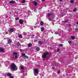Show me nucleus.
Here are the masks:
<instances>
[{
  "label": "nucleus",
  "instance_id": "38",
  "mask_svg": "<svg viewBox=\"0 0 78 78\" xmlns=\"http://www.w3.org/2000/svg\"><path fill=\"white\" fill-rule=\"evenodd\" d=\"M66 14H67V13H66L65 14H64V15H63V16H64L65 15H66Z\"/></svg>",
  "mask_w": 78,
  "mask_h": 78
},
{
  "label": "nucleus",
  "instance_id": "4",
  "mask_svg": "<svg viewBox=\"0 0 78 78\" xmlns=\"http://www.w3.org/2000/svg\"><path fill=\"white\" fill-rule=\"evenodd\" d=\"M19 23L21 25H22L23 23V20L22 19H20L19 20Z\"/></svg>",
  "mask_w": 78,
  "mask_h": 78
},
{
  "label": "nucleus",
  "instance_id": "5",
  "mask_svg": "<svg viewBox=\"0 0 78 78\" xmlns=\"http://www.w3.org/2000/svg\"><path fill=\"white\" fill-rule=\"evenodd\" d=\"M8 44H10L11 42H12V40L11 39H9L7 40Z\"/></svg>",
  "mask_w": 78,
  "mask_h": 78
},
{
  "label": "nucleus",
  "instance_id": "21",
  "mask_svg": "<svg viewBox=\"0 0 78 78\" xmlns=\"http://www.w3.org/2000/svg\"><path fill=\"white\" fill-rule=\"evenodd\" d=\"M13 55H17V53L16 52H13Z\"/></svg>",
  "mask_w": 78,
  "mask_h": 78
},
{
  "label": "nucleus",
  "instance_id": "48",
  "mask_svg": "<svg viewBox=\"0 0 78 78\" xmlns=\"http://www.w3.org/2000/svg\"><path fill=\"white\" fill-rule=\"evenodd\" d=\"M22 73H23V72H22Z\"/></svg>",
  "mask_w": 78,
  "mask_h": 78
},
{
  "label": "nucleus",
  "instance_id": "34",
  "mask_svg": "<svg viewBox=\"0 0 78 78\" xmlns=\"http://www.w3.org/2000/svg\"><path fill=\"white\" fill-rule=\"evenodd\" d=\"M10 78H14V77H13V76H10Z\"/></svg>",
  "mask_w": 78,
  "mask_h": 78
},
{
  "label": "nucleus",
  "instance_id": "39",
  "mask_svg": "<svg viewBox=\"0 0 78 78\" xmlns=\"http://www.w3.org/2000/svg\"><path fill=\"white\" fill-rule=\"evenodd\" d=\"M0 49H3V48H2L0 47Z\"/></svg>",
  "mask_w": 78,
  "mask_h": 78
},
{
  "label": "nucleus",
  "instance_id": "19",
  "mask_svg": "<svg viewBox=\"0 0 78 78\" xmlns=\"http://www.w3.org/2000/svg\"><path fill=\"white\" fill-rule=\"evenodd\" d=\"M70 2L71 3H72V4H73V3H74V1H73V0H71L70 1Z\"/></svg>",
  "mask_w": 78,
  "mask_h": 78
},
{
  "label": "nucleus",
  "instance_id": "42",
  "mask_svg": "<svg viewBox=\"0 0 78 78\" xmlns=\"http://www.w3.org/2000/svg\"><path fill=\"white\" fill-rule=\"evenodd\" d=\"M59 51V49H58L57 50V51Z\"/></svg>",
  "mask_w": 78,
  "mask_h": 78
},
{
  "label": "nucleus",
  "instance_id": "44",
  "mask_svg": "<svg viewBox=\"0 0 78 78\" xmlns=\"http://www.w3.org/2000/svg\"><path fill=\"white\" fill-rule=\"evenodd\" d=\"M45 0H42V1L43 2H44L45 1Z\"/></svg>",
  "mask_w": 78,
  "mask_h": 78
},
{
  "label": "nucleus",
  "instance_id": "41",
  "mask_svg": "<svg viewBox=\"0 0 78 78\" xmlns=\"http://www.w3.org/2000/svg\"><path fill=\"white\" fill-rule=\"evenodd\" d=\"M5 34H8V32H6Z\"/></svg>",
  "mask_w": 78,
  "mask_h": 78
},
{
  "label": "nucleus",
  "instance_id": "20",
  "mask_svg": "<svg viewBox=\"0 0 78 78\" xmlns=\"http://www.w3.org/2000/svg\"><path fill=\"white\" fill-rule=\"evenodd\" d=\"M38 43H39V44H42V42L41 41H39Z\"/></svg>",
  "mask_w": 78,
  "mask_h": 78
},
{
  "label": "nucleus",
  "instance_id": "47",
  "mask_svg": "<svg viewBox=\"0 0 78 78\" xmlns=\"http://www.w3.org/2000/svg\"><path fill=\"white\" fill-rule=\"evenodd\" d=\"M74 25H76V24H74Z\"/></svg>",
  "mask_w": 78,
  "mask_h": 78
},
{
  "label": "nucleus",
  "instance_id": "1",
  "mask_svg": "<svg viewBox=\"0 0 78 78\" xmlns=\"http://www.w3.org/2000/svg\"><path fill=\"white\" fill-rule=\"evenodd\" d=\"M11 68L12 69L11 70H17V67L14 63L11 65Z\"/></svg>",
  "mask_w": 78,
  "mask_h": 78
},
{
  "label": "nucleus",
  "instance_id": "43",
  "mask_svg": "<svg viewBox=\"0 0 78 78\" xmlns=\"http://www.w3.org/2000/svg\"><path fill=\"white\" fill-rule=\"evenodd\" d=\"M52 69H55V67H52Z\"/></svg>",
  "mask_w": 78,
  "mask_h": 78
},
{
  "label": "nucleus",
  "instance_id": "37",
  "mask_svg": "<svg viewBox=\"0 0 78 78\" xmlns=\"http://www.w3.org/2000/svg\"><path fill=\"white\" fill-rule=\"evenodd\" d=\"M37 41V40H34V41H35V42H36V41Z\"/></svg>",
  "mask_w": 78,
  "mask_h": 78
},
{
  "label": "nucleus",
  "instance_id": "27",
  "mask_svg": "<svg viewBox=\"0 0 78 78\" xmlns=\"http://www.w3.org/2000/svg\"><path fill=\"white\" fill-rule=\"evenodd\" d=\"M18 58V57L17 56V55H16L15 56V58H16V59H17Z\"/></svg>",
  "mask_w": 78,
  "mask_h": 78
},
{
  "label": "nucleus",
  "instance_id": "7",
  "mask_svg": "<svg viewBox=\"0 0 78 78\" xmlns=\"http://www.w3.org/2000/svg\"><path fill=\"white\" fill-rule=\"evenodd\" d=\"M9 3H11V4H14L15 3V2L13 0H11L9 2Z\"/></svg>",
  "mask_w": 78,
  "mask_h": 78
},
{
  "label": "nucleus",
  "instance_id": "12",
  "mask_svg": "<svg viewBox=\"0 0 78 78\" xmlns=\"http://www.w3.org/2000/svg\"><path fill=\"white\" fill-rule=\"evenodd\" d=\"M7 76H11V74L9 73H7Z\"/></svg>",
  "mask_w": 78,
  "mask_h": 78
},
{
  "label": "nucleus",
  "instance_id": "25",
  "mask_svg": "<svg viewBox=\"0 0 78 78\" xmlns=\"http://www.w3.org/2000/svg\"><path fill=\"white\" fill-rule=\"evenodd\" d=\"M75 31H76L77 32H78V28H76L75 29Z\"/></svg>",
  "mask_w": 78,
  "mask_h": 78
},
{
  "label": "nucleus",
  "instance_id": "35",
  "mask_svg": "<svg viewBox=\"0 0 78 78\" xmlns=\"http://www.w3.org/2000/svg\"><path fill=\"white\" fill-rule=\"evenodd\" d=\"M36 49H40L39 48V47H37V48H36Z\"/></svg>",
  "mask_w": 78,
  "mask_h": 78
},
{
  "label": "nucleus",
  "instance_id": "46",
  "mask_svg": "<svg viewBox=\"0 0 78 78\" xmlns=\"http://www.w3.org/2000/svg\"><path fill=\"white\" fill-rule=\"evenodd\" d=\"M61 53V52H59V53Z\"/></svg>",
  "mask_w": 78,
  "mask_h": 78
},
{
  "label": "nucleus",
  "instance_id": "32",
  "mask_svg": "<svg viewBox=\"0 0 78 78\" xmlns=\"http://www.w3.org/2000/svg\"><path fill=\"white\" fill-rule=\"evenodd\" d=\"M36 11H37V9H35L34 10V12H36Z\"/></svg>",
  "mask_w": 78,
  "mask_h": 78
},
{
  "label": "nucleus",
  "instance_id": "29",
  "mask_svg": "<svg viewBox=\"0 0 78 78\" xmlns=\"http://www.w3.org/2000/svg\"><path fill=\"white\" fill-rule=\"evenodd\" d=\"M68 42L69 44H71V43H72V41H68Z\"/></svg>",
  "mask_w": 78,
  "mask_h": 78
},
{
  "label": "nucleus",
  "instance_id": "15",
  "mask_svg": "<svg viewBox=\"0 0 78 78\" xmlns=\"http://www.w3.org/2000/svg\"><path fill=\"white\" fill-rule=\"evenodd\" d=\"M21 69H22V70H23L24 69V67H23V66L21 65L20 66Z\"/></svg>",
  "mask_w": 78,
  "mask_h": 78
},
{
  "label": "nucleus",
  "instance_id": "2",
  "mask_svg": "<svg viewBox=\"0 0 78 78\" xmlns=\"http://www.w3.org/2000/svg\"><path fill=\"white\" fill-rule=\"evenodd\" d=\"M39 73V70L37 69H35L34 71V75L35 76L37 75Z\"/></svg>",
  "mask_w": 78,
  "mask_h": 78
},
{
  "label": "nucleus",
  "instance_id": "8",
  "mask_svg": "<svg viewBox=\"0 0 78 78\" xmlns=\"http://www.w3.org/2000/svg\"><path fill=\"white\" fill-rule=\"evenodd\" d=\"M17 45L18 47H20V46H21V45L20 44V43L19 42H17Z\"/></svg>",
  "mask_w": 78,
  "mask_h": 78
},
{
  "label": "nucleus",
  "instance_id": "45",
  "mask_svg": "<svg viewBox=\"0 0 78 78\" xmlns=\"http://www.w3.org/2000/svg\"><path fill=\"white\" fill-rule=\"evenodd\" d=\"M76 24H77V25H78V22H77Z\"/></svg>",
  "mask_w": 78,
  "mask_h": 78
},
{
  "label": "nucleus",
  "instance_id": "10",
  "mask_svg": "<svg viewBox=\"0 0 78 78\" xmlns=\"http://www.w3.org/2000/svg\"><path fill=\"white\" fill-rule=\"evenodd\" d=\"M14 30V28H11L9 30L10 32H13Z\"/></svg>",
  "mask_w": 78,
  "mask_h": 78
},
{
  "label": "nucleus",
  "instance_id": "26",
  "mask_svg": "<svg viewBox=\"0 0 78 78\" xmlns=\"http://www.w3.org/2000/svg\"><path fill=\"white\" fill-rule=\"evenodd\" d=\"M25 2V0H23L22 1V3H24Z\"/></svg>",
  "mask_w": 78,
  "mask_h": 78
},
{
  "label": "nucleus",
  "instance_id": "22",
  "mask_svg": "<svg viewBox=\"0 0 78 78\" xmlns=\"http://www.w3.org/2000/svg\"><path fill=\"white\" fill-rule=\"evenodd\" d=\"M76 11V8H74L73 10V11L74 12H75Z\"/></svg>",
  "mask_w": 78,
  "mask_h": 78
},
{
  "label": "nucleus",
  "instance_id": "28",
  "mask_svg": "<svg viewBox=\"0 0 78 78\" xmlns=\"http://www.w3.org/2000/svg\"><path fill=\"white\" fill-rule=\"evenodd\" d=\"M22 55L23 56H24L25 55V53H22Z\"/></svg>",
  "mask_w": 78,
  "mask_h": 78
},
{
  "label": "nucleus",
  "instance_id": "11",
  "mask_svg": "<svg viewBox=\"0 0 78 78\" xmlns=\"http://www.w3.org/2000/svg\"><path fill=\"white\" fill-rule=\"evenodd\" d=\"M41 32H42V31H43L44 30V27H41Z\"/></svg>",
  "mask_w": 78,
  "mask_h": 78
},
{
  "label": "nucleus",
  "instance_id": "3",
  "mask_svg": "<svg viewBox=\"0 0 78 78\" xmlns=\"http://www.w3.org/2000/svg\"><path fill=\"white\" fill-rule=\"evenodd\" d=\"M49 53L48 52H45L44 53L42 56V58H45L47 55H48Z\"/></svg>",
  "mask_w": 78,
  "mask_h": 78
},
{
  "label": "nucleus",
  "instance_id": "9",
  "mask_svg": "<svg viewBox=\"0 0 78 78\" xmlns=\"http://www.w3.org/2000/svg\"><path fill=\"white\" fill-rule=\"evenodd\" d=\"M18 37H19V38H20V39H22V37H23L22 35L21 34L18 35Z\"/></svg>",
  "mask_w": 78,
  "mask_h": 78
},
{
  "label": "nucleus",
  "instance_id": "16",
  "mask_svg": "<svg viewBox=\"0 0 78 78\" xmlns=\"http://www.w3.org/2000/svg\"><path fill=\"white\" fill-rule=\"evenodd\" d=\"M40 25L42 26V25H44V23L42 22H41L40 23Z\"/></svg>",
  "mask_w": 78,
  "mask_h": 78
},
{
  "label": "nucleus",
  "instance_id": "18",
  "mask_svg": "<svg viewBox=\"0 0 78 78\" xmlns=\"http://www.w3.org/2000/svg\"><path fill=\"white\" fill-rule=\"evenodd\" d=\"M71 38L72 39H73V40H74V39H75V37L74 36H72L71 37Z\"/></svg>",
  "mask_w": 78,
  "mask_h": 78
},
{
  "label": "nucleus",
  "instance_id": "49",
  "mask_svg": "<svg viewBox=\"0 0 78 78\" xmlns=\"http://www.w3.org/2000/svg\"><path fill=\"white\" fill-rule=\"evenodd\" d=\"M37 2H38V1H37Z\"/></svg>",
  "mask_w": 78,
  "mask_h": 78
},
{
  "label": "nucleus",
  "instance_id": "40",
  "mask_svg": "<svg viewBox=\"0 0 78 78\" xmlns=\"http://www.w3.org/2000/svg\"><path fill=\"white\" fill-rule=\"evenodd\" d=\"M59 1L60 2H62V0H59Z\"/></svg>",
  "mask_w": 78,
  "mask_h": 78
},
{
  "label": "nucleus",
  "instance_id": "17",
  "mask_svg": "<svg viewBox=\"0 0 78 78\" xmlns=\"http://www.w3.org/2000/svg\"><path fill=\"white\" fill-rule=\"evenodd\" d=\"M63 22L64 23H67V22H69V20H65Z\"/></svg>",
  "mask_w": 78,
  "mask_h": 78
},
{
  "label": "nucleus",
  "instance_id": "31",
  "mask_svg": "<svg viewBox=\"0 0 78 78\" xmlns=\"http://www.w3.org/2000/svg\"><path fill=\"white\" fill-rule=\"evenodd\" d=\"M59 46L60 47H62L63 45H62V44H60L59 45Z\"/></svg>",
  "mask_w": 78,
  "mask_h": 78
},
{
  "label": "nucleus",
  "instance_id": "6",
  "mask_svg": "<svg viewBox=\"0 0 78 78\" xmlns=\"http://www.w3.org/2000/svg\"><path fill=\"white\" fill-rule=\"evenodd\" d=\"M33 4L35 5V6H37L38 4H37V3L35 1L33 2Z\"/></svg>",
  "mask_w": 78,
  "mask_h": 78
},
{
  "label": "nucleus",
  "instance_id": "13",
  "mask_svg": "<svg viewBox=\"0 0 78 78\" xmlns=\"http://www.w3.org/2000/svg\"><path fill=\"white\" fill-rule=\"evenodd\" d=\"M32 46V44L31 43H29L28 44V46L29 47H31V46Z\"/></svg>",
  "mask_w": 78,
  "mask_h": 78
},
{
  "label": "nucleus",
  "instance_id": "14",
  "mask_svg": "<svg viewBox=\"0 0 78 78\" xmlns=\"http://www.w3.org/2000/svg\"><path fill=\"white\" fill-rule=\"evenodd\" d=\"M4 49H0V52H4Z\"/></svg>",
  "mask_w": 78,
  "mask_h": 78
},
{
  "label": "nucleus",
  "instance_id": "24",
  "mask_svg": "<svg viewBox=\"0 0 78 78\" xmlns=\"http://www.w3.org/2000/svg\"><path fill=\"white\" fill-rule=\"evenodd\" d=\"M15 19L16 20H18L19 19V17H16L15 18Z\"/></svg>",
  "mask_w": 78,
  "mask_h": 78
},
{
  "label": "nucleus",
  "instance_id": "23",
  "mask_svg": "<svg viewBox=\"0 0 78 78\" xmlns=\"http://www.w3.org/2000/svg\"><path fill=\"white\" fill-rule=\"evenodd\" d=\"M51 15V14H48V16L49 17Z\"/></svg>",
  "mask_w": 78,
  "mask_h": 78
},
{
  "label": "nucleus",
  "instance_id": "33",
  "mask_svg": "<svg viewBox=\"0 0 78 78\" xmlns=\"http://www.w3.org/2000/svg\"><path fill=\"white\" fill-rule=\"evenodd\" d=\"M36 50L37 51H39V50H40V49H36Z\"/></svg>",
  "mask_w": 78,
  "mask_h": 78
},
{
  "label": "nucleus",
  "instance_id": "36",
  "mask_svg": "<svg viewBox=\"0 0 78 78\" xmlns=\"http://www.w3.org/2000/svg\"><path fill=\"white\" fill-rule=\"evenodd\" d=\"M58 74H59V73H60V71H58Z\"/></svg>",
  "mask_w": 78,
  "mask_h": 78
},
{
  "label": "nucleus",
  "instance_id": "30",
  "mask_svg": "<svg viewBox=\"0 0 78 78\" xmlns=\"http://www.w3.org/2000/svg\"><path fill=\"white\" fill-rule=\"evenodd\" d=\"M24 58H28V56H24Z\"/></svg>",
  "mask_w": 78,
  "mask_h": 78
}]
</instances>
